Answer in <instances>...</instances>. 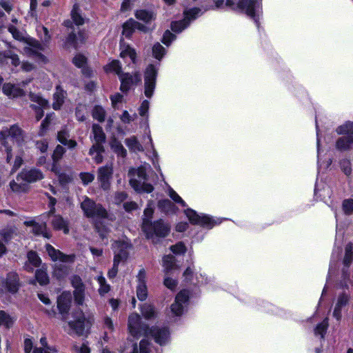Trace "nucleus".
<instances>
[{"instance_id": "f257e3e1", "label": "nucleus", "mask_w": 353, "mask_h": 353, "mask_svg": "<svg viewBox=\"0 0 353 353\" xmlns=\"http://www.w3.org/2000/svg\"><path fill=\"white\" fill-rule=\"evenodd\" d=\"M128 330L134 338L142 335H152L155 341L161 345H165L169 340L170 332L165 327L148 329L146 325L141 323V317L137 313L131 314L128 318Z\"/></svg>"}, {"instance_id": "f03ea898", "label": "nucleus", "mask_w": 353, "mask_h": 353, "mask_svg": "<svg viewBox=\"0 0 353 353\" xmlns=\"http://www.w3.org/2000/svg\"><path fill=\"white\" fill-rule=\"evenodd\" d=\"M215 6L217 8H229L232 10L240 11L245 13L253 19L259 26V19L261 12V0H216Z\"/></svg>"}, {"instance_id": "7ed1b4c3", "label": "nucleus", "mask_w": 353, "mask_h": 353, "mask_svg": "<svg viewBox=\"0 0 353 353\" xmlns=\"http://www.w3.org/2000/svg\"><path fill=\"white\" fill-rule=\"evenodd\" d=\"M24 142V135L22 130L17 125L4 128L0 131L1 152L10 154L12 146L16 144L21 148Z\"/></svg>"}, {"instance_id": "20e7f679", "label": "nucleus", "mask_w": 353, "mask_h": 353, "mask_svg": "<svg viewBox=\"0 0 353 353\" xmlns=\"http://www.w3.org/2000/svg\"><path fill=\"white\" fill-rule=\"evenodd\" d=\"M150 170V165L145 163L137 169H130L128 175L130 184L137 192L150 193L153 191V186L148 183V172Z\"/></svg>"}, {"instance_id": "39448f33", "label": "nucleus", "mask_w": 353, "mask_h": 353, "mask_svg": "<svg viewBox=\"0 0 353 353\" xmlns=\"http://www.w3.org/2000/svg\"><path fill=\"white\" fill-rule=\"evenodd\" d=\"M337 286L342 289L348 290L350 287L353 289V245L352 243L346 245L343 268Z\"/></svg>"}, {"instance_id": "423d86ee", "label": "nucleus", "mask_w": 353, "mask_h": 353, "mask_svg": "<svg viewBox=\"0 0 353 353\" xmlns=\"http://www.w3.org/2000/svg\"><path fill=\"white\" fill-rule=\"evenodd\" d=\"M142 230L148 239L157 243L158 238H164L170 233V226L162 219L154 223H149L147 219H145L142 223Z\"/></svg>"}, {"instance_id": "0eeeda50", "label": "nucleus", "mask_w": 353, "mask_h": 353, "mask_svg": "<svg viewBox=\"0 0 353 353\" xmlns=\"http://www.w3.org/2000/svg\"><path fill=\"white\" fill-rule=\"evenodd\" d=\"M81 208L87 217L99 219H107L109 221L114 219V217L112 215H109L101 204L96 203L88 196H85L81 203Z\"/></svg>"}, {"instance_id": "6e6552de", "label": "nucleus", "mask_w": 353, "mask_h": 353, "mask_svg": "<svg viewBox=\"0 0 353 353\" xmlns=\"http://www.w3.org/2000/svg\"><path fill=\"white\" fill-rule=\"evenodd\" d=\"M72 320L68 322V332L70 334H76L82 335L84 332L85 323L91 325L92 319L88 318L87 320L85 318L83 311L80 309L74 310L72 313Z\"/></svg>"}, {"instance_id": "1a4fd4ad", "label": "nucleus", "mask_w": 353, "mask_h": 353, "mask_svg": "<svg viewBox=\"0 0 353 353\" xmlns=\"http://www.w3.org/2000/svg\"><path fill=\"white\" fill-rule=\"evenodd\" d=\"M61 157L62 156H42L39 160V163L41 165L46 164L45 166L47 169L59 174V179L61 183H68L71 179L68 176L60 174Z\"/></svg>"}, {"instance_id": "9d476101", "label": "nucleus", "mask_w": 353, "mask_h": 353, "mask_svg": "<svg viewBox=\"0 0 353 353\" xmlns=\"http://www.w3.org/2000/svg\"><path fill=\"white\" fill-rule=\"evenodd\" d=\"M203 14V11L198 8H193L189 10H185L183 12V19L181 21L173 22L172 23V30L177 33L181 32L182 30L186 28L192 21Z\"/></svg>"}, {"instance_id": "9b49d317", "label": "nucleus", "mask_w": 353, "mask_h": 353, "mask_svg": "<svg viewBox=\"0 0 353 353\" xmlns=\"http://www.w3.org/2000/svg\"><path fill=\"white\" fill-rule=\"evenodd\" d=\"M190 222L194 225H200L203 227L211 228L214 225L220 223L219 219H214L205 214H199L191 208H187L184 211Z\"/></svg>"}, {"instance_id": "f8f14e48", "label": "nucleus", "mask_w": 353, "mask_h": 353, "mask_svg": "<svg viewBox=\"0 0 353 353\" xmlns=\"http://www.w3.org/2000/svg\"><path fill=\"white\" fill-rule=\"evenodd\" d=\"M158 68L153 64L149 65L144 72V94L146 97L150 98L156 86V79Z\"/></svg>"}, {"instance_id": "ddd939ff", "label": "nucleus", "mask_w": 353, "mask_h": 353, "mask_svg": "<svg viewBox=\"0 0 353 353\" xmlns=\"http://www.w3.org/2000/svg\"><path fill=\"white\" fill-rule=\"evenodd\" d=\"M43 49L42 44L31 39L28 41L27 46L23 48V52L28 56L34 57L37 61L46 63L47 61L46 57L41 53Z\"/></svg>"}, {"instance_id": "4468645a", "label": "nucleus", "mask_w": 353, "mask_h": 353, "mask_svg": "<svg viewBox=\"0 0 353 353\" xmlns=\"http://www.w3.org/2000/svg\"><path fill=\"white\" fill-rule=\"evenodd\" d=\"M119 80L121 81V90L122 92H127L132 87L141 83V75L139 71H135L132 73L123 72L119 76Z\"/></svg>"}, {"instance_id": "2eb2a0df", "label": "nucleus", "mask_w": 353, "mask_h": 353, "mask_svg": "<svg viewBox=\"0 0 353 353\" xmlns=\"http://www.w3.org/2000/svg\"><path fill=\"white\" fill-rule=\"evenodd\" d=\"M92 133L95 143L90 149V154H101L104 152L103 143L105 141V135L101 126L97 124L92 125Z\"/></svg>"}, {"instance_id": "dca6fc26", "label": "nucleus", "mask_w": 353, "mask_h": 353, "mask_svg": "<svg viewBox=\"0 0 353 353\" xmlns=\"http://www.w3.org/2000/svg\"><path fill=\"white\" fill-rule=\"evenodd\" d=\"M114 251V261L121 263L124 262L128 257V250L130 248V245L128 242L125 241H116L112 246Z\"/></svg>"}, {"instance_id": "f3484780", "label": "nucleus", "mask_w": 353, "mask_h": 353, "mask_svg": "<svg viewBox=\"0 0 353 353\" xmlns=\"http://www.w3.org/2000/svg\"><path fill=\"white\" fill-rule=\"evenodd\" d=\"M189 299V293L186 290H181L177 294L175 302L171 305V311L175 316L183 314Z\"/></svg>"}, {"instance_id": "a211bd4d", "label": "nucleus", "mask_w": 353, "mask_h": 353, "mask_svg": "<svg viewBox=\"0 0 353 353\" xmlns=\"http://www.w3.org/2000/svg\"><path fill=\"white\" fill-rule=\"evenodd\" d=\"M30 82V79L21 82L19 85H14L10 83H5L3 86V92L10 99L21 97L24 95L25 92L21 87H24Z\"/></svg>"}, {"instance_id": "6ab92c4d", "label": "nucleus", "mask_w": 353, "mask_h": 353, "mask_svg": "<svg viewBox=\"0 0 353 353\" xmlns=\"http://www.w3.org/2000/svg\"><path fill=\"white\" fill-rule=\"evenodd\" d=\"M44 175L39 169H25L18 174V179H22L28 183H35L43 179Z\"/></svg>"}, {"instance_id": "aec40b11", "label": "nucleus", "mask_w": 353, "mask_h": 353, "mask_svg": "<svg viewBox=\"0 0 353 353\" xmlns=\"http://www.w3.org/2000/svg\"><path fill=\"white\" fill-rule=\"evenodd\" d=\"M137 296L140 301H144L148 296V290L146 286V272L144 269H141L137 276Z\"/></svg>"}, {"instance_id": "412c9836", "label": "nucleus", "mask_w": 353, "mask_h": 353, "mask_svg": "<svg viewBox=\"0 0 353 353\" xmlns=\"http://www.w3.org/2000/svg\"><path fill=\"white\" fill-rule=\"evenodd\" d=\"M46 251L52 260H59L63 263H73L75 259L74 254H64L59 250H56L51 245H46Z\"/></svg>"}, {"instance_id": "4be33fe9", "label": "nucleus", "mask_w": 353, "mask_h": 353, "mask_svg": "<svg viewBox=\"0 0 353 353\" xmlns=\"http://www.w3.org/2000/svg\"><path fill=\"white\" fill-rule=\"evenodd\" d=\"M30 98L32 102L37 103L31 105V107L35 110L36 119L39 121L43 116V109L48 106V101L39 95L32 93L30 94Z\"/></svg>"}, {"instance_id": "5701e85b", "label": "nucleus", "mask_w": 353, "mask_h": 353, "mask_svg": "<svg viewBox=\"0 0 353 353\" xmlns=\"http://www.w3.org/2000/svg\"><path fill=\"white\" fill-rule=\"evenodd\" d=\"M350 300V294L346 292H343L339 294L336 305L333 312V316L339 321L341 318V310L343 307L345 306Z\"/></svg>"}, {"instance_id": "b1692460", "label": "nucleus", "mask_w": 353, "mask_h": 353, "mask_svg": "<svg viewBox=\"0 0 353 353\" xmlns=\"http://www.w3.org/2000/svg\"><path fill=\"white\" fill-rule=\"evenodd\" d=\"M112 168L111 166L107 165L99 169L98 179L103 190H108L110 188V179L112 176Z\"/></svg>"}, {"instance_id": "393cba45", "label": "nucleus", "mask_w": 353, "mask_h": 353, "mask_svg": "<svg viewBox=\"0 0 353 353\" xmlns=\"http://www.w3.org/2000/svg\"><path fill=\"white\" fill-rule=\"evenodd\" d=\"M3 285L10 293H16L19 287V276L16 272H10L3 281Z\"/></svg>"}, {"instance_id": "a878e982", "label": "nucleus", "mask_w": 353, "mask_h": 353, "mask_svg": "<svg viewBox=\"0 0 353 353\" xmlns=\"http://www.w3.org/2000/svg\"><path fill=\"white\" fill-rule=\"evenodd\" d=\"M71 303V294L63 292L57 299V307L61 314H67Z\"/></svg>"}, {"instance_id": "bb28decb", "label": "nucleus", "mask_w": 353, "mask_h": 353, "mask_svg": "<svg viewBox=\"0 0 353 353\" xmlns=\"http://www.w3.org/2000/svg\"><path fill=\"white\" fill-rule=\"evenodd\" d=\"M24 224L27 226L32 228V232L37 235H42L43 236L49 239L50 235L47 231L46 223H39L35 222L34 220H28L24 222Z\"/></svg>"}, {"instance_id": "cd10ccee", "label": "nucleus", "mask_w": 353, "mask_h": 353, "mask_svg": "<svg viewBox=\"0 0 353 353\" xmlns=\"http://www.w3.org/2000/svg\"><path fill=\"white\" fill-rule=\"evenodd\" d=\"M10 188L11 190L16 194H22L28 192L30 189L29 185L23 181V179H18V175L15 180L10 182Z\"/></svg>"}, {"instance_id": "c85d7f7f", "label": "nucleus", "mask_w": 353, "mask_h": 353, "mask_svg": "<svg viewBox=\"0 0 353 353\" xmlns=\"http://www.w3.org/2000/svg\"><path fill=\"white\" fill-rule=\"evenodd\" d=\"M120 57L123 59L130 57L132 63L136 65L137 62V52L135 50L123 42L120 44Z\"/></svg>"}, {"instance_id": "c756f323", "label": "nucleus", "mask_w": 353, "mask_h": 353, "mask_svg": "<svg viewBox=\"0 0 353 353\" xmlns=\"http://www.w3.org/2000/svg\"><path fill=\"white\" fill-rule=\"evenodd\" d=\"M51 223L54 229L63 230L65 234L69 232L68 221L60 215H53Z\"/></svg>"}, {"instance_id": "7c9ffc66", "label": "nucleus", "mask_w": 353, "mask_h": 353, "mask_svg": "<svg viewBox=\"0 0 353 353\" xmlns=\"http://www.w3.org/2000/svg\"><path fill=\"white\" fill-rule=\"evenodd\" d=\"M66 97V92L58 85L56 87V91L53 95L52 107L54 110H59L64 102Z\"/></svg>"}, {"instance_id": "2f4dec72", "label": "nucleus", "mask_w": 353, "mask_h": 353, "mask_svg": "<svg viewBox=\"0 0 353 353\" xmlns=\"http://www.w3.org/2000/svg\"><path fill=\"white\" fill-rule=\"evenodd\" d=\"M103 70L106 73H114L119 77L123 73L122 72L121 63L119 60H112L104 65Z\"/></svg>"}, {"instance_id": "473e14b6", "label": "nucleus", "mask_w": 353, "mask_h": 353, "mask_svg": "<svg viewBox=\"0 0 353 353\" xmlns=\"http://www.w3.org/2000/svg\"><path fill=\"white\" fill-rule=\"evenodd\" d=\"M353 146V137H343L336 142V148L340 152H345Z\"/></svg>"}, {"instance_id": "72a5a7b5", "label": "nucleus", "mask_w": 353, "mask_h": 353, "mask_svg": "<svg viewBox=\"0 0 353 353\" xmlns=\"http://www.w3.org/2000/svg\"><path fill=\"white\" fill-rule=\"evenodd\" d=\"M72 62L77 67L82 68V72L84 75L88 77L91 75V70L85 67L86 57L84 55L81 54H77L73 58Z\"/></svg>"}, {"instance_id": "f704fd0d", "label": "nucleus", "mask_w": 353, "mask_h": 353, "mask_svg": "<svg viewBox=\"0 0 353 353\" xmlns=\"http://www.w3.org/2000/svg\"><path fill=\"white\" fill-rule=\"evenodd\" d=\"M134 15L137 19L143 21L145 23H150L156 18V14L154 12L146 10H137Z\"/></svg>"}, {"instance_id": "c9c22d12", "label": "nucleus", "mask_w": 353, "mask_h": 353, "mask_svg": "<svg viewBox=\"0 0 353 353\" xmlns=\"http://www.w3.org/2000/svg\"><path fill=\"white\" fill-rule=\"evenodd\" d=\"M69 135L66 130H63L58 132L57 139L59 141L68 148H73L76 146L77 143L71 139H68Z\"/></svg>"}, {"instance_id": "e433bc0d", "label": "nucleus", "mask_w": 353, "mask_h": 353, "mask_svg": "<svg viewBox=\"0 0 353 353\" xmlns=\"http://www.w3.org/2000/svg\"><path fill=\"white\" fill-rule=\"evenodd\" d=\"M163 267L165 273L167 274L177 268L175 263V258L171 254L165 255L163 258Z\"/></svg>"}, {"instance_id": "4c0bfd02", "label": "nucleus", "mask_w": 353, "mask_h": 353, "mask_svg": "<svg viewBox=\"0 0 353 353\" xmlns=\"http://www.w3.org/2000/svg\"><path fill=\"white\" fill-rule=\"evenodd\" d=\"M336 132L338 134H345L346 137H353V122L346 121L343 124L339 125Z\"/></svg>"}, {"instance_id": "58836bf2", "label": "nucleus", "mask_w": 353, "mask_h": 353, "mask_svg": "<svg viewBox=\"0 0 353 353\" xmlns=\"http://www.w3.org/2000/svg\"><path fill=\"white\" fill-rule=\"evenodd\" d=\"M141 312L146 319H152L156 316L157 312L153 305L144 303L141 306Z\"/></svg>"}, {"instance_id": "ea45409f", "label": "nucleus", "mask_w": 353, "mask_h": 353, "mask_svg": "<svg viewBox=\"0 0 353 353\" xmlns=\"http://www.w3.org/2000/svg\"><path fill=\"white\" fill-rule=\"evenodd\" d=\"M40 343L41 345V347L35 348L33 351V353H55L56 350L54 348H51L48 346L47 339L46 337H41L40 339Z\"/></svg>"}, {"instance_id": "a19ab883", "label": "nucleus", "mask_w": 353, "mask_h": 353, "mask_svg": "<svg viewBox=\"0 0 353 353\" xmlns=\"http://www.w3.org/2000/svg\"><path fill=\"white\" fill-rule=\"evenodd\" d=\"M125 142L126 145L132 152H138L142 150V147L135 137L127 139Z\"/></svg>"}, {"instance_id": "79ce46f5", "label": "nucleus", "mask_w": 353, "mask_h": 353, "mask_svg": "<svg viewBox=\"0 0 353 353\" xmlns=\"http://www.w3.org/2000/svg\"><path fill=\"white\" fill-rule=\"evenodd\" d=\"M134 24L135 21L132 19H130L128 20L123 25V34L125 35L126 37H129L132 35L134 30L136 29L134 28Z\"/></svg>"}, {"instance_id": "37998d69", "label": "nucleus", "mask_w": 353, "mask_h": 353, "mask_svg": "<svg viewBox=\"0 0 353 353\" xmlns=\"http://www.w3.org/2000/svg\"><path fill=\"white\" fill-rule=\"evenodd\" d=\"M71 17L76 25H82L84 23L83 18L80 14V10L78 5L75 4L71 11Z\"/></svg>"}, {"instance_id": "c03bdc74", "label": "nucleus", "mask_w": 353, "mask_h": 353, "mask_svg": "<svg viewBox=\"0 0 353 353\" xmlns=\"http://www.w3.org/2000/svg\"><path fill=\"white\" fill-rule=\"evenodd\" d=\"M14 319L4 311H0V325L10 327L14 323Z\"/></svg>"}, {"instance_id": "a18cd8bd", "label": "nucleus", "mask_w": 353, "mask_h": 353, "mask_svg": "<svg viewBox=\"0 0 353 353\" xmlns=\"http://www.w3.org/2000/svg\"><path fill=\"white\" fill-rule=\"evenodd\" d=\"M105 111L100 105H96L92 110V117L99 122H103L105 119Z\"/></svg>"}, {"instance_id": "49530a36", "label": "nucleus", "mask_w": 353, "mask_h": 353, "mask_svg": "<svg viewBox=\"0 0 353 353\" xmlns=\"http://www.w3.org/2000/svg\"><path fill=\"white\" fill-rule=\"evenodd\" d=\"M97 281L99 284V292L101 295L108 293L110 290V285L107 284L105 279L101 274L97 277Z\"/></svg>"}, {"instance_id": "de8ad7c7", "label": "nucleus", "mask_w": 353, "mask_h": 353, "mask_svg": "<svg viewBox=\"0 0 353 353\" xmlns=\"http://www.w3.org/2000/svg\"><path fill=\"white\" fill-rule=\"evenodd\" d=\"M7 162L11 163L13 161V168L12 169V172H14L17 169H19L22 163L23 159L21 156H7Z\"/></svg>"}, {"instance_id": "09e8293b", "label": "nucleus", "mask_w": 353, "mask_h": 353, "mask_svg": "<svg viewBox=\"0 0 353 353\" xmlns=\"http://www.w3.org/2000/svg\"><path fill=\"white\" fill-rule=\"evenodd\" d=\"M165 54V50L159 43H157L154 45L152 48V54L155 59L161 60Z\"/></svg>"}, {"instance_id": "8fccbe9b", "label": "nucleus", "mask_w": 353, "mask_h": 353, "mask_svg": "<svg viewBox=\"0 0 353 353\" xmlns=\"http://www.w3.org/2000/svg\"><path fill=\"white\" fill-rule=\"evenodd\" d=\"M168 194L169 196L176 203H179L182 207H185V202L181 199V197L170 187L168 186Z\"/></svg>"}, {"instance_id": "3c124183", "label": "nucleus", "mask_w": 353, "mask_h": 353, "mask_svg": "<svg viewBox=\"0 0 353 353\" xmlns=\"http://www.w3.org/2000/svg\"><path fill=\"white\" fill-rule=\"evenodd\" d=\"M35 277L37 281L41 285H46L49 282V279L47 273L46 272L45 270L42 269L37 270L35 273Z\"/></svg>"}, {"instance_id": "603ef678", "label": "nucleus", "mask_w": 353, "mask_h": 353, "mask_svg": "<svg viewBox=\"0 0 353 353\" xmlns=\"http://www.w3.org/2000/svg\"><path fill=\"white\" fill-rule=\"evenodd\" d=\"M54 114H48L46 116L45 119L41 124L40 130L38 132L39 137H43L45 135L46 132L48 129V125L50 123V121L52 119Z\"/></svg>"}, {"instance_id": "864d4df0", "label": "nucleus", "mask_w": 353, "mask_h": 353, "mask_svg": "<svg viewBox=\"0 0 353 353\" xmlns=\"http://www.w3.org/2000/svg\"><path fill=\"white\" fill-rule=\"evenodd\" d=\"M328 327V319H325L320 324H319L314 330L316 335H320L321 338H323L324 334Z\"/></svg>"}, {"instance_id": "5fc2aeb1", "label": "nucleus", "mask_w": 353, "mask_h": 353, "mask_svg": "<svg viewBox=\"0 0 353 353\" xmlns=\"http://www.w3.org/2000/svg\"><path fill=\"white\" fill-rule=\"evenodd\" d=\"M85 296V287L74 290V298L78 305H83Z\"/></svg>"}, {"instance_id": "6e6d98bb", "label": "nucleus", "mask_w": 353, "mask_h": 353, "mask_svg": "<svg viewBox=\"0 0 353 353\" xmlns=\"http://www.w3.org/2000/svg\"><path fill=\"white\" fill-rule=\"evenodd\" d=\"M14 229L4 228L0 232V237L6 243L14 237Z\"/></svg>"}, {"instance_id": "4d7b16f0", "label": "nucleus", "mask_w": 353, "mask_h": 353, "mask_svg": "<svg viewBox=\"0 0 353 353\" xmlns=\"http://www.w3.org/2000/svg\"><path fill=\"white\" fill-rule=\"evenodd\" d=\"M342 209L343 212L347 215L353 214V199H345L342 203Z\"/></svg>"}, {"instance_id": "13d9d810", "label": "nucleus", "mask_w": 353, "mask_h": 353, "mask_svg": "<svg viewBox=\"0 0 353 353\" xmlns=\"http://www.w3.org/2000/svg\"><path fill=\"white\" fill-rule=\"evenodd\" d=\"M28 262L34 267H38L41 261L35 252L30 251L28 253Z\"/></svg>"}, {"instance_id": "bf43d9fd", "label": "nucleus", "mask_w": 353, "mask_h": 353, "mask_svg": "<svg viewBox=\"0 0 353 353\" xmlns=\"http://www.w3.org/2000/svg\"><path fill=\"white\" fill-rule=\"evenodd\" d=\"M54 274L58 278H62L68 274V268L64 265H57L54 269Z\"/></svg>"}, {"instance_id": "052dcab7", "label": "nucleus", "mask_w": 353, "mask_h": 353, "mask_svg": "<svg viewBox=\"0 0 353 353\" xmlns=\"http://www.w3.org/2000/svg\"><path fill=\"white\" fill-rule=\"evenodd\" d=\"M170 250L176 254H180L185 252L186 248L183 242H179L174 245H172Z\"/></svg>"}, {"instance_id": "680f3d73", "label": "nucleus", "mask_w": 353, "mask_h": 353, "mask_svg": "<svg viewBox=\"0 0 353 353\" xmlns=\"http://www.w3.org/2000/svg\"><path fill=\"white\" fill-rule=\"evenodd\" d=\"M137 114L131 115L127 110H124L122 114L120 116V119L124 123H129L131 121H133L137 118Z\"/></svg>"}, {"instance_id": "e2e57ef3", "label": "nucleus", "mask_w": 353, "mask_h": 353, "mask_svg": "<svg viewBox=\"0 0 353 353\" xmlns=\"http://www.w3.org/2000/svg\"><path fill=\"white\" fill-rule=\"evenodd\" d=\"M70 282L72 287L75 289L84 288L85 285L82 281V279L80 276L77 275H74L70 279Z\"/></svg>"}, {"instance_id": "0e129e2a", "label": "nucleus", "mask_w": 353, "mask_h": 353, "mask_svg": "<svg viewBox=\"0 0 353 353\" xmlns=\"http://www.w3.org/2000/svg\"><path fill=\"white\" fill-rule=\"evenodd\" d=\"M86 108L85 105H79L76 108V117L79 121H83L85 119V112Z\"/></svg>"}, {"instance_id": "69168bd1", "label": "nucleus", "mask_w": 353, "mask_h": 353, "mask_svg": "<svg viewBox=\"0 0 353 353\" xmlns=\"http://www.w3.org/2000/svg\"><path fill=\"white\" fill-rule=\"evenodd\" d=\"M37 31L40 34H41V32H43V35H41V38L44 43H48L50 41V38H51V37L49 34L48 30L44 26H39L37 28Z\"/></svg>"}, {"instance_id": "338daca9", "label": "nucleus", "mask_w": 353, "mask_h": 353, "mask_svg": "<svg viewBox=\"0 0 353 353\" xmlns=\"http://www.w3.org/2000/svg\"><path fill=\"white\" fill-rule=\"evenodd\" d=\"M8 30L15 39L21 41L24 39L23 33L19 32L14 26H10Z\"/></svg>"}, {"instance_id": "774afa93", "label": "nucleus", "mask_w": 353, "mask_h": 353, "mask_svg": "<svg viewBox=\"0 0 353 353\" xmlns=\"http://www.w3.org/2000/svg\"><path fill=\"white\" fill-rule=\"evenodd\" d=\"M176 38V37L172 33L170 32V31L167 30L165 32L164 34H163V39H162V42L166 45V46H169L170 44V43L174 40Z\"/></svg>"}]
</instances>
